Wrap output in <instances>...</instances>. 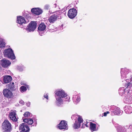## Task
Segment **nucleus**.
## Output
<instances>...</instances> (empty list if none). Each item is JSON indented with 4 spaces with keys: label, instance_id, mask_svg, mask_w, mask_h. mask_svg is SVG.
Wrapping results in <instances>:
<instances>
[{
    "label": "nucleus",
    "instance_id": "f257e3e1",
    "mask_svg": "<svg viewBox=\"0 0 132 132\" xmlns=\"http://www.w3.org/2000/svg\"><path fill=\"white\" fill-rule=\"evenodd\" d=\"M55 97L56 98L55 102L56 105L58 106H61L63 104L64 98L66 97L69 99V96H67V94L63 90L60 89L56 91L55 92Z\"/></svg>",
    "mask_w": 132,
    "mask_h": 132
},
{
    "label": "nucleus",
    "instance_id": "f03ea898",
    "mask_svg": "<svg viewBox=\"0 0 132 132\" xmlns=\"http://www.w3.org/2000/svg\"><path fill=\"white\" fill-rule=\"evenodd\" d=\"M130 80V82H132V78H131ZM131 89H132V84L131 83L129 82L128 84L127 87L125 89L123 87L119 89V93H124L127 95L126 96L127 100H130L132 97V95L130 93L131 92Z\"/></svg>",
    "mask_w": 132,
    "mask_h": 132
},
{
    "label": "nucleus",
    "instance_id": "7ed1b4c3",
    "mask_svg": "<svg viewBox=\"0 0 132 132\" xmlns=\"http://www.w3.org/2000/svg\"><path fill=\"white\" fill-rule=\"evenodd\" d=\"M52 13H54V14L50 16L48 19V20L51 23H54L57 20V19H61L60 15L61 12L60 11H57L55 12H52Z\"/></svg>",
    "mask_w": 132,
    "mask_h": 132
},
{
    "label": "nucleus",
    "instance_id": "20e7f679",
    "mask_svg": "<svg viewBox=\"0 0 132 132\" xmlns=\"http://www.w3.org/2000/svg\"><path fill=\"white\" fill-rule=\"evenodd\" d=\"M4 54L5 57H7L11 59H14L15 58L12 50L10 48L5 50L4 51Z\"/></svg>",
    "mask_w": 132,
    "mask_h": 132
},
{
    "label": "nucleus",
    "instance_id": "39448f33",
    "mask_svg": "<svg viewBox=\"0 0 132 132\" xmlns=\"http://www.w3.org/2000/svg\"><path fill=\"white\" fill-rule=\"evenodd\" d=\"M2 127L5 131L7 132H10L11 129V124L7 120L4 121L3 123Z\"/></svg>",
    "mask_w": 132,
    "mask_h": 132
},
{
    "label": "nucleus",
    "instance_id": "423d86ee",
    "mask_svg": "<svg viewBox=\"0 0 132 132\" xmlns=\"http://www.w3.org/2000/svg\"><path fill=\"white\" fill-rule=\"evenodd\" d=\"M76 118H77L78 121H76L73 126L74 128L76 129L79 128L80 125V124L83 121V120L81 117L80 116L77 115L76 116Z\"/></svg>",
    "mask_w": 132,
    "mask_h": 132
},
{
    "label": "nucleus",
    "instance_id": "0eeeda50",
    "mask_svg": "<svg viewBox=\"0 0 132 132\" xmlns=\"http://www.w3.org/2000/svg\"><path fill=\"white\" fill-rule=\"evenodd\" d=\"M77 13V11L76 9H71L68 11V15L70 18L73 19L76 16Z\"/></svg>",
    "mask_w": 132,
    "mask_h": 132
},
{
    "label": "nucleus",
    "instance_id": "6e6552de",
    "mask_svg": "<svg viewBox=\"0 0 132 132\" xmlns=\"http://www.w3.org/2000/svg\"><path fill=\"white\" fill-rule=\"evenodd\" d=\"M37 23L35 22L32 21L28 26L27 30L28 32L34 31L36 27Z\"/></svg>",
    "mask_w": 132,
    "mask_h": 132
},
{
    "label": "nucleus",
    "instance_id": "1a4fd4ad",
    "mask_svg": "<svg viewBox=\"0 0 132 132\" xmlns=\"http://www.w3.org/2000/svg\"><path fill=\"white\" fill-rule=\"evenodd\" d=\"M57 128L60 129H68L67 123L64 120L61 121L60 123L57 125Z\"/></svg>",
    "mask_w": 132,
    "mask_h": 132
},
{
    "label": "nucleus",
    "instance_id": "9d476101",
    "mask_svg": "<svg viewBox=\"0 0 132 132\" xmlns=\"http://www.w3.org/2000/svg\"><path fill=\"white\" fill-rule=\"evenodd\" d=\"M19 130L21 132H27L29 130V129L27 125L22 123L20 125Z\"/></svg>",
    "mask_w": 132,
    "mask_h": 132
},
{
    "label": "nucleus",
    "instance_id": "9b49d317",
    "mask_svg": "<svg viewBox=\"0 0 132 132\" xmlns=\"http://www.w3.org/2000/svg\"><path fill=\"white\" fill-rule=\"evenodd\" d=\"M3 93L4 96L8 98H11L12 96V92L7 89H4L3 90Z\"/></svg>",
    "mask_w": 132,
    "mask_h": 132
},
{
    "label": "nucleus",
    "instance_id": "f8f14e48",
    "mask_svg": "<svg viewBox=\"0 0 132 132\" xmlns=\"http://www.w3.org/2000/svg\"><path fill=\"white\" fill-rule=\"evenodd\" d=\"M16 111L15 110H12L10 113L9 117L10 119L14 121H16L17 120V118L16 116Z\"/></svg>",
    "mask_w": 132,
    "mask_h": 132
},
{
    "label": "nucleus",
    "instance_id": "ddd939ff",
    "mask_svg": "<svg viewBox=\"0 0 132 132\" xmlns=\"http://www.w3.org/2000/svg\"><path fill=\"white\" fill-rule=\"evenodd\" d=\"M31 11L32 13L37 15H39L42 12V10L39 8H32Z\"/></svg>",
    "mask_w": 132,
    "mask_h": 132
},
{
    "label": "nucleus",
    "instance_id": "4468645a",
    "mask_svg": "<svg viewBox=\"0 0 132 132\" xmlns=\"http://www.w3.org/2000/svg\"><path fill=\"white\" fill-rule=\"evenodd\" d=\"M1 64L3 67L5 68L10 65L11 63L7 60L3 59L1 60Z\"/></svg>",
    "mask_w": 132,
    "mask_h": 132
},
{
    "label": "nucleus",
    "instance_id": "2eb2a0df",
    "mask_svg": "<svg viewBox=\"0 0 132 132\" xmlns=\"http://www.w3.org/2000/svg\"><path fill=\"white\" fill-rule=\"evenodd\" d=\"M26 21L24 18L22 16H19L17 17V22L20 24H22L25 23Z\"/></svg>",
    "mask_w": 132,
    "mask_h": 132
},
{
    "label": "nucleus",
    "instance_id": "dca6fc26",
    "mask_svg": "<svg viewBox=\"0 0 132 132\" xmlns=\"http://www.w3.org/2000/svg\"><path fill=\"white\" fill-rule=\"evenodd\" d=\"M46 27L45 25L43 23H41L39 25L38 28V30L39 34H40V33L42 32L43 33V32L45 29Z\"/></svg>",
    "mask_w": 132,
    "mask_h": 132
},
{
    "label": "nucleus",
    "instance_id": "f3484780",
    "mask_svg": "<svg viewBox=\"0 0 132 132\" xmlns=\"http://www.w3.org/2000/svg\"><path fill=\"white\" fill-rule=\"evenodd\" d=\"M12 80V78L11 76H6L4 77V81L5 83H7L10 81Z\"/></svg>",
    "mask_w": 132,
    "mask_h": 132
},
{
    "label": "nucleus",
    "instance_id": "a211bd4d",
    "mask_svg": "<svg viewBox=\"0 0 132 132\" xmlns=\"http://www.w3.org/2000/svg\"><path fill=\"white\" fill-rule=\"evenodd\" d=\"M73 100L75 103L77 104L80 101V97L78 95H74L73 97Z\"/></svg>",
    "mask_w": 132,
    "mask_h": 132
},
{
    "label": "nucleus",
    "instance_id": "6ab92c4d",
    "mask_svg": "<svg viewBox=\"0 0 132 132\" xmlns=\"http://www.w3.org/2000/svg\"><path fill=\"white\" fill-rule=\"evenodd\" d=\"M125 111L126 113L128 114H130L132 112V108L130 106H126Z\"/></svg>",
    "mask_w": 132,
    "mask_h": 132
},
{
    "label": "nucleus",
    "instance_id": "aec40b11",
    "mask_svg": "<svg viewBox=\"0 0 132 132\" xmlns=\"http://www.w3.org/2000/svg\"><path fill=\"white\" fill-rule=\"evenodd\" d=\"M90 128L92 131L96 130V125L91 122H90Z\"/></svg>",
    "mask_w": 132,
    "mask_h": 132
},
{
    "label": "nucleus",
    "instance_id": "412c9836",
    "mask_svg": "<svg viewBox=\"0 0 132 132\" xmlns=\"http://www.w3.org/2000/svg\"><path fill=\"white\" fill-rule=\"evenodd\" d=\"M112 112H113L115 115H118L120 114L121 113V110H120L119 108L116 107L114 110H113V111Z\"/></svg>",
    "mask_w": 132,
    "mask_h": 132
},
{
    "label": "nucleus",
    "instance_id": "4be33fe9",
    "mask_svg": "<svg viewBox=\"0 0 132 132\" xmlns=\"http://www.w3.org/2000/svg\"><path fill=\"white\" fill-rule=\"evenodd\" d=\"M23 121L29 125H31L33 123V120L31 119H23Z\"/></svg>",
    "mask_w": 132,
    "mask_h": 132
},
{
    "label": "nucleus",
    "instance_id": "5701e85b",
    "mask_svg": "<svg viewBox=\"0 0 132 132\" xmlns=\"http://www.w3.org/2000/svg\"><path fill=\"white\" fill-rule=\"evenodd\" d=\"M14 84V83L13 82L12 83H10L7 85V87H8L11 90H14L15 89Z\"/></svg>",
    "mask_w": 132,
    "mask_h": 132
},
{
    "label": "nucleus",
    "instance_id": "b1692460",
    "mask_svg": "<svg viewBox=\"0 0 132 132\" xmlns=\"http://www.w3.org/2000/svg\"><path fill=\"white\" fill-rule=\"evenodd\" d=\"M5 43L2 40V39H0V47H3L5 46Z\"/></svg>",
    "mask_w": 132,
    "mask_h": 132
},
{
    "label": "nucleus",
    "instance_id": "393cba45",
    "mask_svg": "<svg viewBox=\"0 0 132 132\" xmlns=\"http://www.w3.org/2000/svg\"><path fill=\"white\" fill-rule=\"evenodd\" d=\"M31 114L28 112H26L23 114L25 118H28L30 117Z\"/></svg>",
    "mask_w": 132,
    "mask_h": 132
},
{
    "label": "nucleus",
    "instance_id": "a878e982",
    "mask_svg": "<svg viewBox=\"0 0 132 132\" xmlns=\"http://www.w3.org/2000/svg\"><path fill=\"white\" fill-rule=\"evenodd\" d=\"M20 91L22 92H23L27 90V88L26 87L22 86L20 88Z\"/></svg>",
    "mask_w": 132,
    "mask_h": 132
},
{
    "label": "nucleus",
    "instance_id": "bb28decb",
    "mask_svg": "<svg viewBox=\"0 0 132 132\" xmlns=\"http://www.w3.org/2000/svg\"><path fill=\"white\" fill-rule=\"evenodd\" d=\"M125 71V69H122L121 70V76L124 77L123 76L124 75V73H123V72Z\"/></svg>",
    "mask_w": 132,
    "mask_h": 132
},
{
    "label": "nucleus",
    "instance_id": "cd10ccee",
    "mask_svg": "<svg viewBox=\"0 0 132 132\" xmlns=\"http://www.w3.org/2000/svg\"><path fill=\"white\" fill-rule=\"evenodd\" d=\"M50 5H48L47 4L45 5L44 6V8L46 9H48L50 7Z\"/></svg>",
    "mask_w": 132,
    "mask_h": 132
},
{
    "label": "nucleus",
    "instance_id": "c85d7f7f",
    "mask_svg": "<svg viewBox=\"0 0 132 132\" xmlns=\"http://www.w3.org/2000/svg\"><path fill=\"white\" fill-rule=\"evenodd\" d=\"M44 97L46 98L47 100L48 99V95L47 94H45L44 95Z\"/></svg>",
    "mask_w": 132,
    "mask_h": 132
},
{
    "label": "nucleus",
    "instance_id": "c756f323",
    "mask_svg": "<svg viewBox=\"0 0 132 132\" xmlns=\"http://www.w3.org/2000/svg\"><path fill=\"white\" fill-rule=\"evenodd\" d=\"M19 103L22 104H24V102L23 101L21 100L20 101Z\"/></svg>",
    "mask_w": 132,
    "mask_h": 132
},
{
    "label": "nucleus",
    "instance_id": "7c9ffc66",
    "mask_svg": "<svg viewBox=\"0 0 132 132\" xmlns=\"http://www.w3.org/2000/svg\"><path fill=\"white\" fill-rule=\"evenodd\" d=\"M30 102H28L27 103V105L28 106H29L30 105Z\"/></svg>",
    "mask_w": 132,
    "mask_h": 132
},
{
    "label": "nucleus",
    "instance_id": "2f4dec72",
    "mask_svg": "<svg viewBox=\"0 0 132 132\" xmlns=\"http://www.w3.org/2000/svg\"><path fill=\"white\" fill-rule=\"evenodd\" d=\"M106 115H107V114H106V112H104V116H106Z\"/></svg>",
    "mask_w": 132,
    "mask_h": 132
},
{
    "label": "nucleus",
    "instance_id": "473e14b6",
    "mask_svg": "<svg viewBox=\"0 0 132 132\" xmlns=\"http://www.w3.org/2000/svg\"><path fill=\"white\" fill-rule=\"evenodd\" d=\"M19 70L21 71H22L23 70L22 69H20V68L19 69Z\"/></svg>",
    "mask_w": 132,
    "mask_h": 132
},
{
    "label": "nucleus",
    "instance_id": "72a5a7b5",
    "mask_svg": "<svg viewBox=\"0 0 132 132\" xmlns=\"http://www.w3.org/2000/svg\"><path fill=\"white\" fill-rule=\"evenodd\" d=\"M85 125L87 127H88V126L87 125V124H85Z\"/></svg>",
    "mask_w": 132,
    "mask_h": 132
},
{
    "label": "nucleus",
    "instance_id": "f704fd0d",
    "mask_svg": "<svg viewBox=\"0 0 132 132\" xmlns=\"http://www.w3.org/2000/svg\"><path fill=\"white\" fill-rule=\"evenodd\" d=\"M106 114H108L109 113V112L108 111H107V112H106Z\"/></svg>",
    "mask_w": 132,
    "mask_h": 132
},
{
    "label": "nucleus",
    "instance_id": "c9c22d12",
    "mask_svg": "<svg viewBox=\"0 0 132 132\" xmlns=\"http://www.w3.org/2000/svg\"><path fill=\"white\" fill-rule=\"evenodd\" d=\"M54 7H56V4H54Z\"/></svg>",
    "mask_w": 132,
    "mask_h": 132
},
{
    "label": "nucleus",
    "instance_id": "e433bc0d",
    "mask_svg": "<svg viewBox=\"0 0 132 132\" xmlns=\"http://www.w3.org/2000/svg\"><path fill=\"white\" fill-rule=\"evenodd\" d=\"M22 85H26V84H21Z\"/></svg>",
    "mask_w": 132,
    "mask_h": 132
},
{
    "label": "nucleus",
    "instance_id": "4c0bfd02",
    "mask_svg": "<svg viewBox=\"0 0 132 132\" xmlns=\"http://www.w3.org/2000/svg\"><path fill=\"white\" fill-rule=\"evenodd\" d=\"M52 31V30H50V31ZM51 31L52 32V31Z\"/></svg>",
    "mask_w": 132,
    "mask_h": 132
}]
</instances>
